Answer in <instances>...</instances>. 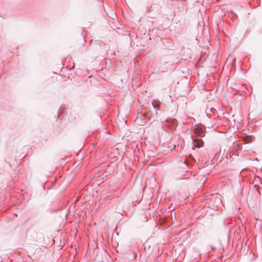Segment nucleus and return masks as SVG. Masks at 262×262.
<instances>
[{
	"mask_svg": "<svg viewBox=\"0 0 262 262\" xmlns=\"http://www.w3.org/2000/svg\"><path fill=\"white\" fill-rule=\"evenodd\" d=\"M206 114H207L206 115H209V114H208V112H207V111H206Z\"/></svg>",
	"mask_w": 262,
	"mask_h": 262,
	"instance_id": "423d86ee",
	"label": "nucleus"
},
{
	"mask_svg": "<svg viewBox=\"0 0 262 262\" xmlns=\"http://www.w3.org/2000/svg\"><path fill=\"white\" fill-rule=\"evenodd\" d=\"M195 141L197 143V144H196V146L198 148H200V147L203 146V142L202 140H195Z\"/></svg>",
	"mask_w": 262,
	"mask_h": 262,
	"instance_id": "20e7f679",
	"label": "nucleus"
},
{
	"mask_svg": "<svg viewBox=\"0 0 262 262\" xmlns=\"http://www.w3.org/2000/svg\"><path fill=\"white\" fill-rule=\"evenodd\" d=\"M223 115H225V113H223Z\"/></svg>",
	"mask_w": 262,
	"mask_h": 262,
	"instance_id": "0eeeda50",
	"label": "nucleus"
},
{
	"mask_svg": "<svg viewBox=\"0 0 262 262\" xmlns=\"http://www.w3.org/2000/svg\"><path fill=\"white\" fill-rule=\"evenodd\" d=\"M120 117H119V116H118L117 118V123L120 125H123L126 124V121L125 120L124 118H122V116H120Z\"/></svg>",
	"mask_w": 262,
	"mask_h": 262,
	"instance_id": "f03ea898",
	"label": "nucleus"
},
{
	"mask_svg": "<svg viewBox=\"0 0 262 262\" xmlns=\"http://www.w3.org/2000/svg\"><path fill=\"white\" fill-rule=\"evenodd\" d=\"M194 132L196 135L201 136L203 130L201 128L196 127L194 129Z\"/></svg>",
	"mask_w": 262,
	"mask_h": 262,
	"instance_id": "7ed1b4c3",
	"label": "nucleus"
},
{
	"mask_svg": "<svg viewBox=\"0 0 262 262\" xmlns=\"http://www.w3.org/2000/svg\"><path fill=\"white\" fill-rule=\"evenodd\" d=\"M213 111H215V109H214V108H210V111L211 112H212V113H214L213 112Z\"/></svg>",
	"mask_w": 262,
	"mask_h": 262,
	"instance_id": "39448f33",
	"label": "nucleus"
},
{
	"mask_svg": "<svg viewBox=\"0 0 262 262\" xmlns=\"http://www.w3.org/2000/svg\"><path fill=\"white\" fill-rule=\"evenodd\" d=\"M160 105V102L159 100H153L152 101V105L156 114H158V111H161L159 108Z\"/></svg>",
	"mask_w": 262,
	"mask_h": 262,
	"instance_id": "f257e3e1",
	"label": "nucleus"
}]
</instances>
